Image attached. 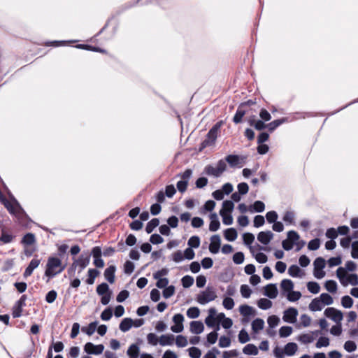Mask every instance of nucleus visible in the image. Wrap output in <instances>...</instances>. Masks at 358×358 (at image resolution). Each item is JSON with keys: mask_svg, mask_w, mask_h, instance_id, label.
<instances>
[{"mask_svg": "<svg viewBox=\"0 0 358 358\" xmlns=\"http://www.w3.org/2000/svg\"><path fill=\"white\" fill-rule=\"evenodd\" d=\"M234 208V204L233 201L230 200L224 201L222 203V208L220 210V213H230Z\"/></svg>", "mask_w": 358, "mask_h": 358, "instance_id": "obj_31", "label": "nucleus"}, {"mask_svg": "<svg viewBox=\"0 0 358 358\" xmlns=\"http://www.w3.org/2000/svg\"><path fill=\"white\" fill-rule=\"evenodd\" d=\"M7 194L10 199V201L8 200V201L12 206L13 209H11V210H10L8 208H6V209L8 210V212L10 214L14 215L19 220L22 219L25 215L24 210L22 208V207L20 206V205L19 204L17 201L15 199L13 195L11 194V192H7Z\"/></svg>", "mask_w": 358, "mask_h": 358, "instance_id": "obj_4", "label": "nucleus"}, {"mask_svg": "<svg viewBox=\"0 0 358 358\" xmlns=\"http://www.w3.org/2000/svg\"><path fill=\"white\" fill-rule=\"evenodd\" d=\"M187 245L191 248H197L200 245V238L197 236H193L189 238L187 242Z\"/></svg>", "mask_w": 358, "mask_h": 358, "instance_id": "obj_44", "label": "nucleus"}, {"mask_svg": "<svg viewBox=\"0 0 358 358\" xmlns=\"http://www.w3.org/2000/svg\"><path fill=\"white\" fill-rule=\"evenodd\" d=\"M320 300L322 301L323 306L325 305H331L334 302L333 298L327 293H322L320 296Z\"/></svg>", "mask_w": 358, "mask_h": 358, "instance_id": "obj_39", "label": "nucleus"}, {"mask_svg": "<svg viewBox=\"0 0 358 358\" xmlns=\"http://www.w3.org/2000/svg\"><path fill=\"white\" fill-rule=\"evenodd\" d=\"M240 313L244 316L248 317L254 314L253 308L248 305H241L239 307Z\"/></svg>", "mask_w": 358, "mask_h": 358, "instance_id": "obj_33", "label": "nucleus"}, {"mask_svg": "<svg viewBox=\"0 0 358 358\" xmlns=\"http://www.w3.org/2000/svg\"><path fill=\"white\" fill-rule=\"evenodd\" d=\"M104 350L103 344L94 345L91 342L87 343L84 346V350L86 353L90 355H100Z\"/></svg>", "mask_w": 358, "mask_h": 358, "instance_id": "obj_8", "label": "nucleus"}, {"mask_svg": "<svg viewBox=\"0 0 358 358\" xmlns=\"http://www.w3.org/2000/svg\"><path fill=\"white\" fill-rule=\"evenodd\" d=\"M225 163L227 162L231 167L241 166V159L236 155H229L224 159Z\"/></svg>", "mask_w": 358, "mask_h": 358, "instance_id": "obj_15", "label": "nucleus"}, {"mask_svg": "<svg viewBox=\"0 0 358 358\" xmlns=\"http://www.w3.org/2000/svg\"><path fill=\"white\" fill-rule=\"evenodd\" d=\"M174 336L173 334L162 335L159 339V343L162 346L172 345L174 342Z\"/></svg>", "mask_w": 358, "mask_h": 358, "instance_id": "obj_21", "label": "nucleus"}, {"mask_svg": "<svg viewBox=\"0 0 358 358\" xmlns=\"http://www.w3.org/2000/svg\"><path fill=\"white\" fill-rule=\"evenodd\" d=\"M257 305L262 310H268L272 306V301L269 299L262 298L258 301Z\"/></svg>", "mask_w": 358, "mask_h": 358, "instance_id": "obj_37", "label": "nucleus"}, {"mask_svg": "<svg viewBox=\"0 0 358 358\" xmlns=\"http://www.w3.org/2000/svg\"><path fill=\"white\" fill-rule=\"evenodd\" d=\"M324 287L327 291L331 293H334L337 290V283L336 281L332 280L326 281Z\"/></svg>", "mask_w": 358, "mask_h": 358, "instance_id": "obj_43", "label": "nucleus"}, {"mask_svg": "<svg viewBox=\"0 0 358 358\" xmlns=\"http://www.w3.org/2000/svg\"><path fill=\"white\" fill-rule=\"evenodd\" d=\"M101 249L99 246L94 247L92 249L91 255L94 258V265L97 268H103L104 266V262L101 259Z\"/></svg>", "mask_w": 358, "mask_h": 358, "instance_id": "obj_9", "label": "nucleus"}, {"mask_svg": "<svg viewBox=\"0 0 358 358\" xmlns=\"http://www.w3.org/2000/svg\"><path fill=\"white\" fill-rule=\"evenodd\" d=\"M299 238H300V236L296 231H295L294 230H291L287 232V239L289 241H292L293 243L298 241L299 240Z\"/></svg>", "mask_w": 358, "mask_h": 358, "instance_id": "obj_64", "label": "nucleus"}, {"mask_svg": "<svg viewBox=\"0 0 358 358\" xmlns=\"http://www.w3.org/2000/svg\"><path fill=\"white\" fill-rule=\"evenodd\" d=\"M210 222L209 224V230L210 231H216L220 229V223L218 217L215 213L210 215Z\"/></svg>", "mask_w": 358, "mask_h": 358, "instance_id": "obj_18", "label": "nucleus"}, {"mask_svg": "<svg viewBox=\"0 0 358 358\" xmlns=\"http://www.w3.org/2000/svg\"><path fill=\"white\" fill-rule=\"evenodd\" d=\"M324 315L328 318H330L334 322L336 323H340L341 321L343 320V313L341 310H337L334 308L330 307L327 308L324 310Z\"/></svg>", "mask_w": 358, "mask_h": 358, "instance_id": "obj_7", "label": "nucleus"}, {"mask_svg": "<svg viewBox=\"0 0 358 358\" xmlns=\"http://www.w3.org/2000/svg\"><path fill=\"white\" fill-rule=\"evenodd\" d=\"M238 236L237 231L234 228H229L224 232L225 239L229 241H234L236 239Z\"/></svg>", "mask_w": 358, "mask_h": 358, "instance_id": "obj_26", "label": "nucleus"}, {"mask_svg": "<svg viewBox=\"0 0 358 358\" xmlns=\"http://www.w3.org/2000/svg\"><path fill=\"white\" fill-rule=\"evenodd\" d=\"M109 287L106 282L99 285L96 287V292L99 295H104L108 293Z\"/></svg>", "mask_w": 358, "mask_h": 358, "instance_id": "obj_51", "label": "nucleus"}, {"mask_svg": "<svg viewBox=\"0 0 358 358\" xmlns=\"http://www.w3.org/2000/svg\"><path fill=\"white\" fill-rule=\"evenodd\" d=\"M292 333V327L289 326H283L279 330L280 336L285 338L291 335Z\"/></svg>", "mask_w": 358, "mask_h": 358, "instance_id": "obj_47", "label": "nucleus"}, {"mask_svg": "<svg viewBox=\"0 0 358 358\" xmlns=\"http://www.w3.org/2000/svg\"><path fill=\"white\" fill-rule=\"evenodd\" d=\"M159 224V220L157 218H153L150 222H148L145 227V231L148 234H150L153 231L155 228H156Z\"/></svg>", "mask_w": 358, "mask_h": 358, "instance_id": "obj_35", "label": "nucleus"}, {"mask_svg": "<svg viewBox=\"0 0 358 358\" xmlns=\"http://www.w3.org/2000/svg\"><path fill=\"white\" fill-rule=\"evenodd\" d=\"M222 305L227 310H231L234 306V299L231 297H226L223 299Z\"/></svg>", "mask_w": 358, "mask_h": 358, "instance_id": "obj_60", "label": "nucleus"}, {"mask_svg": "<svg viewBox=\"0 0 358 358\" xmlns=\"http://www.w3.org/2000/svg\"><path fill=\"white\" fill-rule=\"evenodd\" d=\"M278 217L277 213L274 210L268 211L266 214V218L268 223H273L277 221Z\"/></svg>", "mask_w": 358, "mask_h": 358, "instance_id": "obj_61", "label": "nucleus"}, {"mask_svg": "<svg viewBox=\"0 0 358 358\" xmlns=\"http://www.w3.org/2000/svg\"><path fill=\"white\" fill-rule=\"evenodd\" d=\"M314 270H322L325 267V260L322 257H317L313 262Z\"/></svg>", "mask_w": 358, "mask_h": 358, "instance_id": "obj_46", "label": "nucleus"}, {"mask_svg": "<svg viewBox=\"0 0 358 358\" xmlns=\"http://www.w3.org/2000/svg\"><path fill=\"white\" fill-rule=\"evenodd\" d=\"M14 236L12 234H7L4 231V230L2 231V234L0 237V241L3 243H11L13 240Z\"/></svg>", "mask_w": 358, "mask_h": 358, "instance_id": "obj_59", "label": "nucleus"}, {"mask_svg": "<svg viewBox=\"0 0 358 358\" xmlns=\"http://www.w3.org/2000/svg\"><path fill=\"white\" fill-rule=\"evenodd\" d=\"M227 169V163L224 159L218 161L216 167L212 165H207L204 169V173L208 176L219 178Z\"/></svg>", "mask_w": 358, "mask_h": 358, "instance_id": "obj_3", "label": "nucleus"}, {"mask_svg": "<svg viewBox=\"0 0 358 358\" xmlns=\"http://www.w3.org/2000/svg\"><path fill=\"white\" fill-rule=\"evenodd\" d=\"M134 270V264L130 261H126L124 264V272L127 275H130L133 273Z\"/></svg>", "mask_w": 358, "mask_h": 358, "instance_id": "obj_62", "label": "nucleus"}, {"mask_svg": "<svg viewBox=\"0 0 358 358\" xmlns=\"http://www.w3.org/2000/svg\"><path fill=\"white\" fill-rule=\"evenodd\" d=\"M97 322H91L87 327H83L82 331L86 334L91 336L92 335L96 329Z\"/></svg>", "mask_w": 358, "mask_h": 358, "instance_id": "obj_45", "label": "nucleus"}, {"mask_svg": "<svg viewBox=\"0 0 358 358\" xmlns=\"http://www.w3.org/2000/svg\"><path fill=\"white\" fill-rule=\"evenodd\" d=\"M336 275L338 278L340 280V282L343 285H346L347 282H345V278L346 276V270L343 267H339L336 271Z\"/></svg>", "mask_w": 358, "mask_h": 358, "instance_id": "obj_42", "label": "nucleus"}, {"mask_svg": "<svg viewBox=\"0 0 358 358\" xmlns=\"http://www.w3.org/2000/svg\"><path fill=\"white\" fill-rule=\"evenodd\" d=\"M87 273L88 278L86 280V283L92 285L94 282L95 278L99 275V271L95 268H90Z\"/></svg>", "mask_w": 358, "mask_h": 358, "instance_id": "obj_28", "label": "nucleus"}, {"mask_svg": "<svg viewBox=\"0 0 358 358\" xmlns=\"http://www.w3.org/2000/svg\"><path fill=\"white\" fill-rule=\"evenodd\" d=\"M301 268L297 265H292L288 268V273L292 277H298L301 273Z\"/></svg>", "mask_w": 358, "mask_h": 358, "instance_id": "obj_54", "label": "nucleus"}, {"mask_svg": "<svg viewBox=\"0 0 358 358\" xmlns=\"http://www.w3.org/2000/svg\"><path fill=\"white\" fill-rule=\"evenodd\" d=\"M221 239L217 234L213 235L210 238V243L209 245V251L213 254H217L220 248Z\"/></svg>", "mask_w": 358, "mask_h": 358, "instance_id": "obj_12", "label": "nucleus"}, {"mask_svg": "<svg viewBox=\"0 0 358 358\" xmlns=\"http://www.w3.org/2000/svg\"><path fill=\"white\" fill-rule=\"evenodd\" d=\"M324 308L322 301L318 298L312 300L309 304V309L311 311H320Z\"/></svg>", "mask_w": 358, "mask_h": 358, "instance_id": "obj_27", "label": "nucleus"}, {"mask_svg": "<svg viewBox=\"0 0 358 358\" xmlns=\"http://www.w3.org/2000/svg\"><path fill=\"white\" fill-rule=\"evenodd\" d=\"M246 103H242L237 108L236 112L234 116L233 121L235 124L240 123L242 121V118L245 115L246 111L243 109Z\"/></svg>", "mask_w": 358, "mask_h": 358, "instance_id": "obj_19", "label": "nucleus"}, {"mask_svg": "<svg viewBox=\"0 0 358 358\" xmlns=\"http://www.w3.org/2000/svg\"><path fill=\"white\" fill-rule=\"evenodd\" d=\"M243 352L248 355H257L258 349L254 344H248L243 348Z\"/></svg>", "mask_w": 358, "mask_h": 358, "instance_id": "obj_32", "label": "nucleus"}, {"mask_svg": "<svg viewBox=\"0 0 358 358\" xmlns=\"http://www.w3.org/2000/svg\"><path fill=\"white\" fill-rule=\"evenodd\" d=\"M280 287L285 292H291L294 288V283L291 280L284 279L281 281Z\"/></svg>", "mask_w": 358, "mask_h": 358, "instance_id": "obj_34", "label": "nucleus"}, {"mask_svg": "<svg viewBox=\"0 0 358 358\" xmlns=\"http://www.w3.org/2000/svg\"><path fill=\"white\" fill-rule=\"evenodd\" d=\"M41 263V259L37 258H34L31 260L30 263L29 264L28 266L25 268V271L23 273L24 278H27L30 276L34 270Z\"/></svg>", "mask_w": 358, "mask_h": 358, "instance_id": "obj_13", "label": "nucleus"}, {"mask_svg": "<svg viewBox=\"0 0 358 358\" xmlns=\"http://www.w3.org/2000/svg\"><path fill=\"white\" fill-rule=\"evenodd\" d=\"M36 238L35 236L32 233H27L26 234L22 240V243L27 245H32L35 243Z\"/></svg>", "mask_w": 358, "mask_h": 358, "instance_id": "obj_38", "label": "nucleus"}, {"mask_svg": "<svg viewBox=\"0 0 358 358\" xmlns=\"http://www.w3.org/2000/svg\"><path fill=\"white\" fill-rule=\"evenodd\" d=\"M273 238L271 231H261L257 235V240L264 245H268Z\"/></svg>", "mask_w": 358, "mask_h": 358, "instance_id": "obj_14", "label": "nucleus"}, {"mask_svg": "<svg viewBox=\"0 0 358 358\" xmlns=\"http://www.w3.org/2000/svg\"><path fill=\"white\" fill-rule=\"evenodd\" d=\"M307 288L312 294H317L320 290V285L316 282H308L307 283Z\"/></svg>", "mask_w": 358, "mask_h": 358, "instance_id": "obj_40", "label": "nucleus"}, {"mask_svg": "<svg viewBox=\"0 0 358 358\" xmlns=\"http://www.w3.org/2000/svg\"><path fill=\"white\" fill-rule=\"evenodd\" d=\"M133 326V320L129 317L124 318L119 326L120 329L122 332L128 331Z\"/></svg>", "mask_w": 358, "mask_h": 358, "instance_id": "obj_23", "label": "nucleus"}, {"mask_svg": "<svg viewBox=\"0 0 358 358\" xmlns=\"http://www.w3.org/2000/svg\"><path fill=\"white\" fill-rule=\"evenodd\" d=\"M238 341L241 343H245L250 341V336L245 329L240 331L238 334Z\"/></svg>", "mask_w": 358, "mask_h": 358, "instance_id": "obj_58", "label": "nucleus"}, {"mask_svg": "<svg viewBox=\"0 0 358 358\" xmlns=\"http://www.w3.org/2000/svg\"><path fill=\"white\" fill-rule=\"evenodd\" d=\"M301 297V292L299 291H293V289L291 292H289L287 294V299L292 302L298 301Z\"/></svg>", "mask_w": 358, "mask_h": 358, "instance_id": "obj_50", "label": "nucleus"}, {"mask_svg": "<svg viewBox=\"0 0 358 358\" xmlns=\"http://www.w3.org/2000/svg\"><path fill=\"white\" fill-rule=\"evenodd\" d=\"M115 266L111 265L108 266L104 271V277L110 283H113L115 281Z\"/></svg>", "mask_w": 358, "mask_h": 358, "instance_id": "obj_22", "label": "nucleus"}, {"mask_svg": "<svg viewBox=\"0 0 358 358\" xmlns=\"http://www.w3.org/2000/svg\"><path fill=\"white\" fill-rule=\"evenodd\" d=\"M26 300H27V296L24 294V295L21 296L20 299L15 302V303L13 308V312H12V315L14 318H17V317H21L22 313V308H23V307H24L26 306V303H25Z\"/></svg>", "mask_w": 358, "mask_h": 358, "instance_id": "obj_6", "label": "nucleus"}, {"mask_svg": "<svg viewBox=\"0 0 358 358\" xmlns=\"http://www.w3.org/2000/svg\"><path fill=\"white\" fill-rule=\"evenodd\" d=\"M267 322L270 328H274L278 325L280 319L276 315H271L268 317Z\"/></svg>", "mask_w": 358, "mask_h": 358, "instance_id": "obj_57", "label": "nucleus"}, {"mask_svg": "<svg viewBox=\"0 0 358 358\" xmlns=\"http://www.w3.org/2000/svg\"><path fill=\"white\" fill-rule=\"evenodd\" d=\"M295 214L293 211H286L283 215L282 220L287 224H293Z\"/></svg>", "mask_w": 358, "mask_h": 358, "instance_id": "obj_49", "label": "nucleus"}, {"mask_svg": "<svg viewBox=\"0 0 358 358\" xmlns=\"http://www.w3.org/2000/svg\"><path fill=\"white\" fill-rule=\"evenodd\" d=\"M264 322L261 318H256L252 322V329L255 333H257L259 331L264 328Z\"/></svg>", "mask_w": 358, "mask_h": 358, "instance_id": "obj_30", "label": "nucleus"}, {"mask_svg": "<svg viewBox=\"0 0 358 358\" xmlns=\"http://www.w3.org/2000/svg\"><path fill=\"white\" fill-rule=\"evenodd\" d=\"M286 121L285 118L278 119L267 124V128L270 132L273 131L277 127Z\"/></svg>", "mask_w": 358, "mask_h": 358, "instance_id": "obj_36", "label": "nucleus"}, {"mask_svg": "<svg viewBox=\"0 0 358 358\" xmlns=\"http://www.w3.org/2000/svg\"><path fill=\"white\" fill-rule=\"evenodd\" d=\"M199 314L200 310L197 307H191L187 310V316L191 319L197 318Z\"/></svg>", "mask_w": 358, "mask_h": 358, "instance_id": "obj_41", "label": "nucleus"}, {"mask_svg": "<svg viewBox=\"0 0 358 358\" xmlns=\"http://www.w3.org/2000/svg\"><path fill=\"white\" fill-rule=\"evenodd\" d=\"M182 285L185 288L191 287L194 283V278L190 275H185L181 279Z\"/></svg>", "mask_w": 358, "mask_h": 358, "instance_id": "obj_48", "label": "nucleus"}, {"mask_svg": "<svg viewBox=\"0 0 358 358\" xmlns=\"http://www.w3.org/2000/svg\"><path fill=\"white\" fill-rule=\"evenodd\" d=\"M298 311L295 308L290 307L284 311L282 320L285 322L293 324L296 321Z\"/></svg>", "mask_w": 358, "mask_h": 358, "instance_id": "obj_11", "label": "nucleus"}, {"mask_svg": "<svg viewBox=\"0 0 358 358\" xmlns=\"http://www.w3.org/2000/svg\"><path fill=\"white\" fill-rule=\"evenodd\" d=\"M129 358H138L139 355V347L136 344H132L129 346L127 352Z\"/></svg>", "mask_w": 358, "mask_h": 358, "instance_id": "obj_29", "label": "nucleus"}, {"mask_svg": "<svg viewBox=\"0 0 358 358\" xmlns=\"http://www.w3.org/2000/svg\"><path fill=\"white\" fill-rule=\"evenodd\" d=\"M222 122H217L208 132L206 138L201 144V150L213 145L217 137L218 131L220 129Z\"/></svg>", "mask_w": 358, "mask_h": 358, "instance_id": "obj_2", "label": "nucleus"}, {"mask_svg": "<svg viewBox=\"0 0 358 358\" xmlns=\"http://www.w3.org/2000/svg\"><path fill=\"white\" fill-rule=\"evenodd\" d=\"M265 209V204L264 202L261 201H256L255 203L250 206L249 210L251 213L257 212V213H262Z\"/></svg>", "mask_w": 358, "mask_h": 358, "instance_id": "obj_25", "label": "nucleus"}, {"mask_svg": "<svg viewBox=\"0 0 358 358\" xmlns=\"http://www.w3.org/2000/svg\"><path fill=\"white\" fill-rule=\"evenodd\" d=\"M341 304L344 308H350L353 305V299L348 295L344 296L341 298Z\"/></svg>", "mask_w": 358, "mask_h": 358, "instance_id": "obj_53", "label": "nucleus"}, {"mask_svg": "<svg viewBox=\"0 0 358 358\" xmlns=\"http://www.w3.org/2000/svg\"><path fill=\"white\" fill-rule=\"evenodd\" d=\"M204 326L201 321H192L190 322V331L194 334H200L203 331Z\"/></svg>", "mask_w": 358, "mask_h": 358, "instance_id": "obj_20", "label": "nucleus"}, {"mask_svg": "<svg viewBox=\"0 0 358 358\" xmlns=\"http://www.w3.org/2000/svg\"><path fill=\"white\" fill-rule=\"evenodd\" d=\"M91 254L88 252L83 253L77 259L75 260V264L79 267L78 273H80L85 268L90 264Z\"/></svg>", "mask_w": 358, "mask_h": 358, "instance_id": "obj_10", "label": "nucleus"}, {"mask_svg": "<svg viewBox=\"0 0 358 358\" xmlns=\"http://www.w3.org/2000/svg\"><path fill=\"white\" fill-rule=\"evenodd\" d=\"M298 346L295 343H288L285 345L284 348V352L285 355L287 356H292L297 351Z\"/></svg>", "mask_w": 358, "mask_h": 358, "instance_id": "obj_24", "label": "nucleus"}, {"mask_svg": "<svg viewBox=\"0 0 358 358\" xmlns=\"http://www.w3.org/2000/svg\"><path fill=\"white\" fill-rule=\"evenodd\" d=\"M264 295L270 299H275L278 296V289L275 284H268L264 287Z\"/></svg>", "mask_w": 358, "mask_h": 358, "instance_id": "obj_17", "label": "nucleus"}, {"mask_svg": "<svg viewBox=\"0 0 358 358\" xmlns=\"http://www.w3.org/2000/svg\"><path fill=\"white\" fill-rule=\"evenodd\" d=\"M208 316L205 319V323L208 327H214L216 324V318L215 317L217 311L215 308H210L208 310Z\"/></svg>", "mask_w": 358, "mask_h": 358, "instance_id": "obj_16", "label": "nucleus"}, {"mask_svg": "<svg viewBox=\"0 0 358 358\" xmlns=\"http://www.w3.org/2000/svg\"><path fill=\"white\" fill-rule=\"evenodd\" d=\"M66 268V264H62V260L55 257H50L48 259L45 275L52 278L61 273Z\"/></svg>", "mask_w": 358, "mask_h": 358, "instance_id": "obj_1", "label": "nucleus"}, {"mask_svg": "<svg viewBox=\"0 0 358 358\" xmlns=\"http://www.w3.org/2000/svg\"><path fill=\"white\" fill-rule=\"evenodd\" d=\"M189 355L192 358H200L201 355V351L196 347H192L189 348Z\"/></svg>", "mask_w": 358, "mask_h": 358, "instance_id": "obj_63", "label": "nucleus"}, {"mask_svg": "<svg viewBox=\"0 0 358 358\" xmlns=\"http://www.w3.org/2000/svg\"><path fill=\"white\" fill-rule=\"evenodd\" d=\"M187 338L182 335H178L176 338V344L179 348H184L187 345Z\"/></svg>", "mask_w": 358, "mask_h": 358, "instance_id": "obj_55", "label": "nucleus"}, {"mask_svg": "<svg viewBox=\"0 0 358 358\" xmlns=\"http://www.w3.org/2000/svg\"><path fill=\"white\" fill-rule=\"evenodd\" d=\"M217 295L212 287H208L206 290L198 294L196 301L199 303L204 305L215 299Z\"/></svg>", "mask_w": 358, "mask_h": 358, "instance_id": "obj_5", "label": "nucleus"}, {"mask_svg": "<svg viewBox=\"0 0 358 358\" xmlns=\"http://www.w3.org/2000/svg\"><path fill=\"white\" fill-rule=\"evenodd\" d=\"M113 316V310L111 308H106L101 314V319L103 321L109 320Z\"/></svg>", "mask_w": 358, "mask_h": 358, "instance_id": "obj_56", "label": "nucleus"}, {"mask_svg": "<svg viewBox=\"0 0 358 358\" xmlns=\"http://www.w3.org/2000/svg\"><path fill=\"white\" fill-rule=\"evenodd\" d=\"M174 293H175V287L173 285H170V286L166 287L162 292L163 296L165 299L170 298L171 296H172L174 294Z\"/></svg>", "mask_w": 358, "mask_h": 358, "instance_id": "obj_52", "label": "nucleus"}]
</instances>
